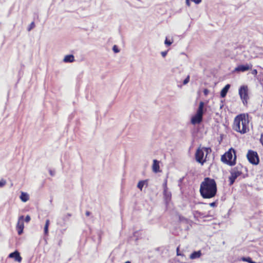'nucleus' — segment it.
I'll return each instance as SVG.
<instances>
[{
	"label": "nucleus",
	"mask_w": 263,
	"mask_h": 263,
	"mask_svg": "<svg viewBox=\"0 0 263 263\" xmlns=\"http://www.w3.org/2000/svg\"><path fill=\"white\" fill-rule=\"evenodd\" d=\"M200 193L203 198L214 197L217 193V185L215 181L209 177L205 178L200 184Z\"/></svg>",
	"instance_id": "1"
},
{
	"label": "nucleus",
	"mask_w": 263,
	"mask_h": 263,
	"mask_svg": "<svg viewBox=\"0 0 263 263\" xmlns=\"http://www.w3.org/2000/svg\"><path fill=\"white\" fill-rule=\"evenodd\" d=\"M249 122L248 115L240 114L235 117L232 128L235 131L244 134L249 131Z\"/></svg>",
	"instance_id": "2"
},
{
	"label": "nucleus",
	"mask_w": 263,
	"mask_h": 263,
	"mask_svg": "<svg viewBox=\"0 0 263 263\" xmlns=\"http://www.w3.org/2000/svg\"><path fill=\"white\" fill-rule=\"evenodd\" d=\"M210 147L198 148L195 153V159L196 161L201 164H203L206 160L207 156L211 152Z\"/></svg>",
	"instance_id": "3"
},
{
	"label": "nucleus",
	"mask_w": 263,
	"mask_h": 263,
	"mask_svg": "<svg viewBox=\"0 0 263 263\" xmlns=\"http://www.w3.org/2000/svg\"><path fill=\"white\" fill-rule=\"evenodd\" d=\"M236 159L235 151L233 148H230L221 158V161L223 163H227L228 164H235L236 163Z\"/></svg>",
	"instance_id": "4"
},
{
	"label": "nucleus",
	"mask_w": 263,
	"mask_h": 263,
	"mask_svg": "<svg viewBox=\"0 0 263 263\" xmlns=\"http://www.w3.org/2000/svg\"><path fill=\"white\" fill-rule=\"evenodd\" d=\"M243 170L247 172V168L242 165H240L239 167H236L231 170L230 172L231 175L229 177L230 185H232L235 182V179L239 176L243 175V177H245V174L243 172Z\"/></svg>",
	"instance_id": "5"
},
{
	"label": "nucleus",
	"mask_w": 263,
	"mask_h": 263,
	"mask_svg": "<svg viewBox=\"0 0 263 263\" xmlns=\"http://www.w3.org/2000/svg\"><path fill=\"white\" fill-rule=\"evenodd\" d=\"M204 102L201 101L199 103V107L197 109V112L195 116L192 117L191 119V123L192 124H196L200 123L202 121L203 114V107Z\"/></svg>",
	"instance_id": "6"
},
{
	"label": "nucleus",
	"mask_w": 263,
	"mask_h": 263,
	"mask_svg": "<svg viewBox=\"0 0 263 263\" xmlns=\"http://www.w3.org/2000/svg\"><path fill=\"white\" fill-rule=\"evenodd\" d=\"M248 87L247 85L241 86L239 89V95L244 105H247L249 99Z\"/></svg>",
	"instance_id": "7"
},
{
	"label": "nucleus",
	"mask_w": 263,
	"mask_h": 263,
	"mask_svg": "<svg viewBox=\"0 0 263 263\" xmlns=\"http://www.w3.org/2000/svg\"><path fill=\"white\" fill-rule=\"evenodd\" d=\"M247 158L252 164H258L259 161V157L256 152L249 150L247 154Z\"/></svg>",
	"instance_id": "8"
},
{
	"label": "nucleus",
	"mask_w": 263,
	"mask_h": 263,
	"mask_svg": "<svg viewBox=\"0 0 263 263\" xmlns=\"http://www.w3.org/2000/svg\"><path fill=\"white\" fill-rule=\"evenodd\" d=\"M164 191H163V195L164 200L166 204L169 203V202L171 201L172 194L170 192L167 190V184H166V180L165 181L164 183L163 184Z\"/></svg>",
	"instance_id": "9"
},
{
	"label": "nucleus",
	"mask_w": 263,
	"mask_h": 263,
	"mask_svg": "<svg viewBox=\"0 0 263 263\" xmlns=\"http://www.w3.org/2000/svg\"><path fill=\"white\" fill-rule=\"evenodd\" d=\"M23 216H21L19 217L17 226L16 229L17 230V233L18 235H21L23 233L24 229V222H23Z\"/></svg>",
	"instance_id": "10"
},
{
	"label": "nucleus",
	"mask_w": 263,
	"mask_h": 263,
	"mask_svg": "<svg viewBox=\"0 0 263 263\" xmlns=\"http://www.w3.org/2000/svg\"><path fill=\"white\" fill-rule=\"evenodd\" d=\"M252 64L240 65L235 68V71L237 72H244L252 69Z\"/></svg>",
	"instance_id": "11"
},
{
	"label": "nucleus",
	"mask_w": 263,
	"mask_h": 263,
	"mask_svg": "<svg viewBox=\"0 0 263 263\" xmlns=\"http://www.w3.org/2000/svg\"><path fill=\"white\" fill-rule=\"evenodd\" d=\"M9 257L14 258L15 260L21 262L22 261V257L20 255V253L17 251H15L9 255Z\"/></svg>",
	"instance_id": "12"
},
{
	"label": "nucleus",
	"mask_w": 263,
	"mask_h": 263,
	"mask_svg": "<svg viewBox=\"0 0 263 263\" xmlns=\"http://www.w3.org/2000/svg\"><path fill=\"white\" fill-rule=\"evenodd\" d=\"M202 255V253L200 250L198 251H194L193 252L191 255H190V258L191 259H195L199 258L201 257Z\"/></svg>",
	"instance_id": "13"
},
{
	"label": "nucleus",
	"mask_w": 263,
	"mask_h": 263,
	"mask_svg": "<svg viewBox=\"0 0 263 263\" xmlns=\"http://www.w3.org/2000/svg\"><path fill=\"white\" fill-rule=\"evenodd\" d=\"M230 87V84L226 85L220 91V96L222 98H224L226 96L227 93Z\"/></svg>",
	"instance_id": "14"
},
{
	"label": "nucleus",
	"mask_w": 263,
	"mask_h": 263,
	"mask_svg": "<svg viewBox=\"0 0 263 263\" xmlns=\"http://www.w3.org/2000/svg\"><path fill=\"white\" fill-rule=\"evenodd\" d=\"M64 62H73L74 61V56L72 54L67 55L65 57L64 60Z\"/></svg>",
	"instance_id": "15"
},
{
	"label": "nucleus",
	"mask_w": 263,
	"mask_h": 263,
	"mask_svg": "<svg viewBox=\"0 0 263 263\" xmlns=\"http://www.w3.org/2000/svg\"><path fill=\"white\" fill-rule=\"evenodd\" d=\"M146 185V186L147 185V180H141L140 181L138 184H137V187L141 191L142 190V189L143 187V186Z\"/></svg>",
	"instance_id": "16"
},
{
	"label": "nucleus",
	"mask_w": 263,
	"mask_h": 263,
	"mask_svg": "<svg viewBox=\"0 0 263 263\" xmlns=\"http://www.w3.org/2000/svg\"><path fill=\"white\" fill-rule=\"evenodd\" d=\"M20 199L23 202H26L29 200V195L26 193L22 192Z\"/></svg>",
	"instance_id": "17"
},
{
	"label": "nucleus",
	"mask_w": 263,
	"mask_h": 263,
	"mask_svg": "<svg viewBox=\"0 0 263 263\" xmlns=\"http://www.w3.org/2000/svg\"><path fill=\"white\" fill-rule=\"evenodd\" d=\"M50 221L49 219H47L46 220L45 225L44 227V233L45 235H47L48 233V227L49 226Z\"/></svg>",
	"instance_id": "18"
},
{
	"label": "nucleus",
	"mask_w": 263,
	"mask_h": 263,
	"mask_svg": "<svg viewBox=\"0 0 263 263\" xmlns=\"http://www.w3.org/2000/svg\"><path fill=\"white\" fill-rule=\"evenodd\" d=\"M241 260L243 261H246V262H248L249 263H257V262L253 261L252 260L251 258L250 257H243L241 258Z\"/></svg>",
	"instance_id": "19"
},
{
	"label": "nucleus",
	"mask_w": 263,
	"mask_h": 263,
	"mask_svg": "<svg viewBox=\"0 0 263 263\" xmlns=\"http://www.w3.org/2000/svg\"><path fill=\"white\" fill-rule=\"evenodd\" d=\"M153 171L155 173H158L160 172V165H153Z\"/></svg>",
	"instance_id": "20"
},
{
	"label": "nucleus",
	"mask_w": 263,
	"mask_h": 263,
	"mask_svg": "<svg viewBox=\"0 0 263 263\" xmlns=\"http://www.w3.org/2000/svg\"><path fill=\"white\" fill-rule=\"evenodd\" d=\"M190 76H189V75H188V76H187V77L184 79V81H183V85H185V84H186L187 83H189V81H190Z\"/></svg>",
	"instance_id": "21"
},
{
	"label": "nucleus",
	"mask_w": 263,
	"mask_h": 263,
	"mask_svg": "<svg viewBox=\"0 0 263 263\" xmlns=\"http://www.w3.org/2000/svg\"><path fill=\"white\" fill-rule=\"evenodd\" d=\"M173 43V41H171L170 40H168L167 38H166L164 43L167 46H170Z\"/></svg>",
	"instance_id": "22"
},
{
	"label": "nucleus",
	"mask_w": 263,
	"mask_h": 263,
	"mask_svg": "<svg viewBox=\"0 0 263 263\" xmlns=\"http://www.w3.org/2000/svg\"><path fill=\"white\" fill-rule=\"evenodd\" d=\"M6 184V180H4V179H2L1 180H0V187H2L3 186H4L5 184Z\"/></svg>",
	"instance_id": "23"
},
{
	"label": "nucleus",
	"mask_w": 263,
	"mask_h": 263,
	"mask_svg": "<svg viewBox=\"0 0 263 263\" xmlns=\"http://www.w3.org/2000/svg\"><path fill=\"white\" fill-rule=\"evenodd\" d=\"M35 27V24L33 22H32L30 25H29V27L28 29V30L29 31H30L32 29H33L34 27Z\"/></svg>",
	"instance_id": "24"
},
{
	"label": "nucleus",
	"mask_w": 263,
	"mask_h": 263,
	"mask_svg": "<svg viewBox=\"0 0 263 263\" xmlns=\"http://www.w3.org/2000/svg\"><path fill=\"white\" fill-rule=\"evenodd\" d=\"M49 172L51 176H54L55 174V171L53 170L49 169Z\"/></svg>",
	"instance_id": "25"
},
{
	"label": "nucleus",
	"mask_w": 263,
	"mask_h": 263,
	"mask_svg": "<svg viewBox=\"0 0 263 263\" xmlns=\"http://www.w3.org/2000/svg\"><path fill=\"white\" fill-rule=\"evenodd\" d=\"M112 49L115 53H117V52H119V50L118 49V48L116 45L114 46Z\"/></svg>",
	"instance_id": "26"
},
{
	"label": "nucleus",
	"mask_w": 263,
	"mask_h": 263,
	"mask_svg": "<svg viewBox=\"0 0 263 263\" xmlns=\"http://www.w3.org/2000/svg\"><path fill=\"white\" fill-rule=\"evenodd\" d=\"M190 1L193 2V0H185L186 5L188 7H190L191 6Z\"/></svg>",
	"instance_id": "27"
},
{
	"label": "nucleus",
	"mask_w": 263,
	"mask_h": 263,
	"mask_svg": "<svg viewBox=\"0 0 263 263\" xmlns=\"http://www.w3.org/2000/svg\"><path fill=\"white\" fill-rule=\"evenodd\" d=\"M209 93V90L205 88L203 90V93L205 96H207Z\"/></svg>",
	"instance_id": "28"
},
{
	"label": "nucleus",
	"mask_w": 263,
	"mask_h": 263,
	"mask_svg": "<svg viewBox=\"0 0 263 263\" xmlns=\"http://www.w3.org/2000/svg\"><path fill=\"white\" fill-rule=\"evenodd\" d=\"M30 220V217L29 215L26 216L25 219V221L26 222H28Z\"/></svg>",
	"instance_id": "29"
},
{
	"label": "nucleus",
	"mask_w": 263,
	"mask_h": 263,
	"mask_svg": "<svg viewBox=\"0 0 263 263\" xmlns=\"http://www.w3.org/2000/svg\"><path fill=\"white\" fill-rule=\"evenodd\" d=\"M260 142L263 146V133H262L260 135Z\"/></svg>",
	"instance_id": "30"
},
{
	"label": "nucleus",
	"mask_w": 263,
	"mask_h": 263,
	"mask_svg": "<svg viewBox=\"0 0 263 263\" xmlns=\"http://www.w3.org/2000/svg\"><path fill=\"white\" fill-rule=\"evenodd\" d=\"M252 73L253 75L256 76L257 74V70L256 69H253L252 71Z\"/></svg>",
	"instance_id": "31"
},
{
	"label": "nucleus",
	"mask_w": 263,
	"mask_h": 263,
	"mask_svg": "<svg viewBox=\"0 0 263 263\" xmlns=\"http://www.w3.org/2000/svg\"><path fill=\"white\" fill-rule=\"evenodd\" d=\"M201 0H193V2H194L196 4H198L201 3Z\"/></svg>",
	"instance_id": "32"
},
{
	"label": "nucleus",
	"mask_w": 263,
	"mask_h": 263,
	"mask_svg": "<svg viewBox=\"0 0 263 263\" xmlns=\"http://www.w3.org/2000/svg\"><path fill=\"white\" fill-rule=\"evenodd\" d=\"M167 54V51H163L161 52V55L163 57H165Z\"/></svg>",
	"instance_id": "33"
},
{
	"label": "nucleus",
	"mask_w": 263,
	"mask_h": 263,
	"mask_svg": "<svg viewBox=\"0 0 263 263\" xmlns=\"http://www.w3.org/2000/svg\"><path fill=\"white\" fill-rule=\"evenodd\" d=\"M210 205L211 206L214 207V206H216V203H215V202H212V203H210Z\"/></svg>",
	"instance_id": "34"
},
{
	"label": "nucleus",
	"mask_w": 263,
	"mask_h": 263,
	"mask_svg": "<svg viewBox=\"0 0 263 263\" xmlns=\"http://www.w3.org/2000/svg\"><path fill=\"white\" fill-rule=\"evenodd\" d=\"M90 215V212H89V211H86V215L87 216H89Z\"/></svg>",
	"instance_id": "35"
},
{
	"label": "nucleus",
	"mask_w": 263,
	"mask_h": 263,
	"mask_svg": "<svg viewBox=\"0 0 263 263\" xmlns=\"http://www.w3.org/2000/svg\"><path fill=\"white\" fill-rule=\"evenodd\" d=\"M153 164H158V161L156 160H154Z\"/></svg>",
	"instance_id": "36"
},
{
	"label": "nucleus",
	"mask_w": 263,
	"mask_h": 263,
	"mask_svg": "<svg viewBox=\"0 0 263 263\" xmlns=\"http://www.w3.org/2000/svg\"><path fill=\"white\" fill-rule=\"evenodd\" d=\"M180 255V254H179V252H178L177 251V255Z\"/></svg>",
	"instance_id": "37"
}]
</instances>
